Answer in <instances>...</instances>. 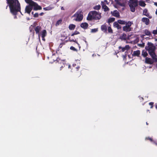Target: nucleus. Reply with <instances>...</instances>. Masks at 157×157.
Segmentation results:
<instances>
[{
    "label": "nucleus",
    "mask_w": 157,
    "mask_h": 157,
    "mask_svg": "<svg viewBox=\"0 0 157 157\" xmlns=\"http://www.w3.org/2000/svg\"><path fill=\"white\" fill-rule=\"evenodd\" d=\"M8 6H9L10 13L13 15H15V17L16 18V15L18 12H21L20 4L18 0H6Z\"/></svg>",
    "instance_id": "f257e3e1"
},
{
    "label": "nucleus",
    "mask_w": 157,
    "mask_h": 157,
    "mask_svg": "<svg viewBox=\"0 0 157 157\" xmlns=\"http://www.w3.org/2000/svg\"><path fill=\"white\" fill-rule=\"evenodd\" d=\"M25 1L27 3L29 4L25 8V13L30 14L33 9L35 11H37L41 10L42 9L40 6L32 0H25Z\"/></svg>",
    "instance_id": "f03ea898"
},
{
    "label": "nucleus",
    "mask_w": 157,
    "mask_h": 157,
    "mask_svg": "<svg viewBox=\"0 0 157 157\" xmlns=\"http://www.w3.org/2000/svg\"><path fill=\"white\" fill-rule=\"evenodd\" d=\"M72 17H75L73 20L76 21H82L83 18V13L82 10H79L74 15L72 16Z\"/></svg>",
    "instance_id": "7ed1b4c3"
},
{
    "label": "nucleus",
    "mask_w": 157,
    "mask_h": 157,
    "mask_svg": "<svg viewBox=\"0 0 157 157\" xmlns=\"http://www.w3.org/2000/svg\"><path fill=\"white\" fill-rule=\"evenodd\" d=\"M92 15L93 17V19L95 20H98L101 18V13H99L96 11H92Z\"/></svg>",
    "instance_id": "20e7f679"
},
{
    "label": "nucleus",
    "mask_w": 157,
    "mask_h": 157,
    "mask_svg": "<svg viewBox=\"0 0 157 157\" xmlns=\"http://www.w3.org/2000/svg\"><path fill=\"white\" fill-rule=\"evenodd\" d=\"M147 45L148 46L147 49L148 50V52L154 51L155 49V47L152 43L148 42Z\"/></svg>",
    "instance_id": "39448f33"
},
{
    "label": "nucleus",
    "mask_w": 157,
    "mask_h": 157,
    "mask_svg": "<svg viewBox=\"0 0 157 157\" xmlns=\"http://www.w3.org/2000/svg\"><path fill=\"white\" fill-rule=\"evenodd\" d=\"M138 5V3L134 2L132 3H129V6L130 7L131 11L132 12H134L135 11V7Z\"/></svg>",
    "instance_id": "423d86ee"
},
{
    "label": "nucleus",
    "mask_w": 157,
    "mask_h": 157,
    "mask_svg": "<svg viewBox=\"0 0 157 157\" xmlns=\"http://www.w3.org/2000/svg\"><path fill=\"white\" fill-rule=\"evenodd\" d=\"M130 47L128 45H126L124 47H122L121 46L119 47L118 48V50L120 52H123L125 50H128L129 49Z\"/></svg>",
    "instance_id": "0eeeda50"
},
{
    "label": "nucleus",
    "mask_w": 157,
    "mask_h": 157,
    "mask_svg": "<svg viewBox=\"0 0 157 157\" xmlns=\"http://www.w3.org/2000/svg\"><path fill=\"white\" fill-rule=\"evenodd\" d=\"M101 4L102 6V8L104 10V11L105 12L109 11V8L105 5V4L103 1L101 2Z\"/></svg>",
    "instance_id": "6e6552de"
},
{
    "label": "nucleus",
    "mask_w": 157,
    "mask_h": 157,
    "mask_svg": "<svg viewBox=\"0 0 157 157\" xmlns=\"http://www.w3.org/2000/svg\"><path fill=\"white\" fill-rule=\"evenodd\" d=\"M126 3V0H118V6L124 7L125 6Z\"/></svg>",
    "instance_id": "1a4fd4ad"
},
{
    "label": "nucleus",
    "mask_w": 157,
    "mask_h": 157,
    "mask_svg": "<svg viewBox=\"0 0 157 157\" xmlns=\"http://www.w3.org/2000/svg\"><path fill=\"white\" fill-rule=\"evenodd\" d=\"M101 29L104 33H106L107 32V26L106 23L102 25L101 26Z\"/></svg>",
    "instance_id": "9d476101"
},
{
    "label": "nucleus",
    "mask_w": 157,
    "mask_h": 157,
    "mask_svg": "<svg viewBox=\"0 0 157 157\" xmlns=\"http://www.w3.org/2000/svg\"><path fill=\"white\" fill-rule=\"evenodd\" d=\"M154 62V60L150 58L146 57L145 58V62L147 63L148 64H152Z\"/></svg>",
    "instance_id": "9b49d317"
},
{
    "label": "nucleus",
    "mask_w": 157,
    "mask_h": 157,
    "mask_svg": "<svg viewBox=\"0 0 157 157\" xmlns=\"http://www.w3.org/2000/svg\"><path fill=\"white\" fill-rule=\"evenodd\" d=\"M149 54L151 55L152 58L154 59L155 61H157V59L156 58V54L154 51L151 52H148Z\"/></svg>",
    "instance_id": "f8f14e48"
},
{
    "label": "nucleus",
    "mask_w": 157,
    "mask_h": 157,
    "mask_svg": "<svg viewBox=\"0 0 157 157\" xmlns=\"http://www.w3.org/2000/svg\"><path fill=\"white\" fill-rule=\"evenodd\" d=\"M80 26L84 29H86L88 27V24L86 22L82 23L81 24Z\"/></svg>",
    "instance_id": "ddd939ff"
},
{
    "label": "nucleus",
    "mask_w": 157,
    "mask_h": 157,
    "mask_svg": "<svg viewBox=\"0 0 157 157\" xmlns=\"http://www.w3.org/2000/svg\"><path fill=\"white\" fill-rule=\"evenodd\" d=\"M41 29V27L40 26H37L36 27H35L34 28V30L36 32V34H39Z\"/></svg>",
    "instance_id": "4468645a"
},
{
    "label": "nucleus",
    "mask_w": 157,
    "mask_h": 157,
    "mask_svg": "<svg viewBox=\"0 0 157 157\" xmlns=\"http://www.w3.org/2000/svg\"><path fill=\"white\" fill-rule=\"evenodd\" d=\"M92 11H90L88 13V16L87 17V20L89 21H91L93 19V15H92Z\"/></svg>",
    "instance_id": "2eb2a0df"
},
{
    "label": "nucleus",
    "mask_w": 157,
    "mask_h": 157,
    "mask_svg": "<svg viewBox=\"0 0 157 157\" xmlns=\"http://www.w3.org/2000/svg\"><path fill=\"white\" fill-rule=\"evenodd\" d=\"M68 41V40H65L64 41L62 42L60 44L58 48V50L56 51V52L57 53L58 51H59V50L60 48H61L63 45H65V44Z\"/></svg>",
    "instance_id": "dca6fc26"
},
{
    "label": "nucleus",
    "mask_w": 157,
    "mask_h": 157,
    "mask_svg": "<svg viewBox=\"0 0 157 157\" xmlns=\"http://www.w3.org/2000/svg\"><path fill=\"white\" fill-rule=\"evenodd\" d=\"M142 21L146 25H148L149 24V20L148 18L144 17L142 18Z\"/></svg>",
    "instance_id": "f3484780"
},
{
    "label": "nucleus",
    "mask_w": 157,
    "mask_h": 157,
    "mask_svg": "<svg viewBox=\"0 0 157 157\" xmlns=\"http://www.w3.org/2000/svg\"><path fill=\"white\" fill-rule=\"evenodd\" d=\"M119 39L121 40H125L127 39V36L125 34L123 33L122 35L120 36Z\"/></svg>",
    "instance_id": "a211bd4d"
},
{
    "label": "nucleus",
    "mask_w": 157,
    "mask_h": 157,
    "mask_svg": "<svg viewBox=\"0 0 157 157\" xmlns=\"http://www.w3.org/2000/svg\"><path fill=\"white\" fill-rule=\"evenodd\" d=\"M140 54V52L139 50L134 51L132 56H139Z\"/></svg>",
    "instance_id": "6ab92c4d"
},
{
    "label": "nucleus",
    "mask_w": 157,
    "mask_h": 157,
    "mask_svg": "<svg viewBox=\"0 0 157 157\" xmlns=\"http://www.w3.org/2000/svg\"><path fill=\"white\" fill-rule=\"evenodd\" d=\"M56 61L58 62V63H60L62 64L61 67H60V70H61V69L64 66V63L61 61L60 59H56Z\"/></svg>",
    "instance_id": "aec40b11"
},
{
    "label": "nucleus",
    "mask_w": 157,
    "mask_h": 157,
    "mask_svg": "<svg viewBox=\"0 0 157 157\" xmlns=\"http://www.w3.org/2000/svg\"><path fill=\"white\" fill-rule=\"evenodd\" d=\"M123 30L126 32L130 31L131 30V28H128L127 26H124L123 27Z\"/></svg>",
    "instance_id": "412c9836"
},
{
    "label": "nucleus",
    "mask_w": 157,
    "mask_h": 157,
    "mask_svg": "<svg viewBox=\"0 0 157 157\" xmlns=\"http://www.w3.org/2000/svg\"><path fill=\"white\" fill-rule=\"evenodd\" d=\"M47 35V32L45 30H43L41 32V35L42 38H44Z\"/></svg>",
    "instance_id": "4be33fe9"
},
{
    "label": "nucleus",
    "mask_w": 157,
    "mask_h": 157,
    "mask_svg": "<svg viewBox=\"0 0 157 157\" xmlns=\"http://www.w3.org/2000/svg\"><path fill=\"white\" fill-rule=\"evenodd\" d=\"M76 27V25L73 24H70L69 26V29L70 30H73Z\"/></svg>",
    "instance_id": "5701e85b"
},
{
    "label": "nucleus",
    "mask_w": 157,
    "mask_h": 157,
    "mask_svg": "<svg viewBox=\"0 0 157 157\" xmlns=\"http://www.w3.org/2000/svg\"><path fill=\"white\" fill-rule=\"evenodd\" d=\"M68 41H69L70 42H71V41L74 42H75V43H76V44H77L78 46L80 45L78 43V42L76 41V39L74 40V39L71 38V37H70L69 38Z\"/></svg>",
    "instance_id": "b1692460"
},
{
    "label": "nucleus",
    "mask_w": 157,
    "mask_h": 157,
    "mask_svg": "<svg viewBox=\"0 0 157 157\" xmlns=\"http://www.w3.org/2000/svg\"><path fill=\"white\" fill-rule=\"evenodd\" d=\"M147 9H144L143 11V14L144 15L148 17L149 18H151V17H148L149 14L147 13Z\"/></svg>",
    "instance_id": "393cba45"
},
{
    "label": "nucleus",
    "mask_w": 157,
    "mask_h": 157,
    "mask_svg": "<svg viewBox=\"0 0 157 157\" xmlns=\"http://www.w3.org/2000/svg\"><path fill=\"white\" fill-rule=\"evenodd\" d=\"M115 20V18L114 17H111L110 18L108 19V23L109 24L111 23H112Z\"/></svg>",
    "instance_id": "a878e982"
},
{
    "label": "nucleus",
    "mask_w": 157,
    "mask_h": 157,
    "mask_svg": "<svg viewBox=\"0 0 157 157\" xmlns=\"http://www.w3.org/2000/svg\"><path fill=\"white\" fill-rule=\"evenodd\" d=\"M111 13L113 16L118 17V12H117L116 10L114 11L113 12L112 11Z\"/></svg>",
    "instance_id": "bb28decb"
},
{
    "label": "nucleus",
    "mask_w": 157,
    "mask_h": 157,
    "mask_svg": "<svg viewBox=\"0 0 157 157\" xmlns=\"http://www.w3.org/2000/svg\"><path fill=\"white\" fill-rule=\"evenodd\" d=\"M132 22L130 21H128V22L126 23V24H125V26H127V27L128 28H131L130 26H131L132 25Z\"/></svg>",
    "instance_id": "cd10ccee"
},
{
    "label": "nucleus",
    "mask_w": 157,
    "mask_h": 157,
    "mask_svg": "<svg viewBox=\"0 0 157 157\" xmlns=\"http://www.w3.org/2000/svg\"><path fill=\"white\" fill-rule=\"evenodd\" d=\"M144 33L147 36H150L151 34V32L147 29H145L144 30Z\"/></svg>",
    "instance_id": "c85d7f7f"
},
{
    "label": "nucleus",
    "mask_w": 157,
    "mask_h": 157,
    "mask_svg": "<svg viewBox=\"0 0 157 157\" xmlns=\"http://www.w3.org/2000/svg\"><path fill=\"white\" fill-rule=\"evenodd\" d=\"M139 5L141 6L144 7L146 5V4L144 1H141L139 2Z\"/></svg>",
    "instance_id": "c756f323"
},
{
    "label": "nucleus",
    "mask_w": 157,
    "mask_h": 157,
    "mask_svg": "<svg viewBox=\"0 0 157 157\" xmlns=\"http://www.w3.org/2000/svg\"><path fill=\"white\" fill-rule=\"evenodd\" d=\"M147 55L148 54L146 51H143L142 53V55L144 57H146Z\"/></svg>",
    "instance_id": "7c9ffc66"
},
{
    "label": "nucleus",
    "mask_w": 157,
    "mask_h": 157,
    "mask_svg": "<svg viewBox=\"0 0 157 157\" xmlns=\"http://www.w3.org/2000/svg\"><path fill=\"white\" fill-rule=\"evenodd\" d=\"M62 20L61 19L58 20L57 21V22H56V26H58L59 25L61 24L62 22Z\"/></svg>",
    "instance_id": "2f4dec72"
},
{
    "label": "nucleus",
    "mask_w": 157,
    "mask_h": 157,
    "mask_svg": "<svg viewBox=\"0 0 157 157\" xmlns=\"http://www.w3.org/2000/svg\"><path fill=\"white\" fill-rule=\"evenodd\" d=\"M101 6L100 5L95 6L94 7V9L95 10H98L101 8Z\"/></svg>",
    "instance_id": "473e14b6"
},
{
    "label": "nucleus",
    "mask_w": 157,
    "mask_h": 157,
    "mask_svg": "<svg viewBox=\"0 0 157 157\" xmlns=\"http://www.w3.org/2000/svg\"><path fill=\"white\" fill-rule=\"evenodd\" d=\"M118 24L124 25L126 24V22L123 20H118Z\"/></svg>",
    "instance_id": "72a5a7b5"
},
{
    "label": "nucleus",
    "mask_w": 157,
    "mask_h": 157,
    "mask_svg": "<svg viewBox=\"0 0 157 157\" xmlns=\"http://www.w3.org/2000/svg\"><path fill=\"white\" fill-rule=\"evenodd\" d=\"M98 31V28L94 29H91V30L90 32L91 33H95L97 32Z\"/></svg>",
    "instance_id": "f704fd0d"
},
{
    "label": "nucleus",
    "mask_w": 157,
    "mask_h": 157,
    "mask_svg": "<svg viewBox=\"0 0 157 157\" xmlns=\"http://www.w3.org/2000/svg\"><path fill=\"white\" fill-rule=\"evenodd\" d=\"M52 8L51 7H47L43 8V10L45 11L49 10H51Z\"/></svg>",
    "instance_id": "c9c22d12"
},
{
    "label": "nucleus",
    "mask_w": 157,
    "mask_h": 157,
    "mask_svg": "<svg viewBox=\"0 0 157 157\" xmlns=\"http://www.w3.org/2000/svg\"><path fill=\"white\" fill-rule=\"evenodd\" d=\"M79 33H80L79 32H78L77 31H75L72 34H71V36H73L74 35H77V34H79Z\"/></svg>",
    "instance_id": "e433bc0d"
},
{
    "label": "nucleus",
    "mask_w": 157,
    "mask_h": 157,
    "mask_svg": "<svg viewBox=\"0 0 157 157\" xmlns=\"http://www.w3.org/2000/svg\"><path fill=\"white\" fill-rule=\"evenodd\" d=\"M108 33H113V30L110 27H108Z\"/></svg>",
    "instance_id": "4c0bfd02"
},
{
    "label": "nucleus",
    "mask_w": 157,
    "mask_h": 157,
    "mask_svg": "<svg viewBox=\"0 0 157 157\" xmlns=\"http://www.w3.org/2000/svg\"><path fill=\"white\" fill-rule=\"evenodd\" d=\"M70 49L74 51L77 52L78 51V50L73 46H71L70 47Z\"/></svg>",
    "instance_id": "58836bf2"
},
{
    "label": "nucleus",
    "mask_w": 157,
    "mask_h": 157,
    "mask_svg": "<svg viewBox=\"0 0 157 157\" xmlns=\"http://www.w3.org/2000/svg\"><path fill=\"white\" fill-rule=\"evenodd\" d=\"M113 26L118 28V21L115 22L113 24Z\"/></svg>",
    "instance_id": "ea45409f"
},
{
    "label": "nucleus",
    "mask_w": 157,
    "mask_h": 157,
    "mask_svg": "<svg viewBox=\"0 0 157 157\" xmlns=\"http://www.w3.org/2000/svg\"><path fill=\"white\" fill-rule=\"evenodd\" d=\"M134 2L138 3L137 0H129V3H132Z\"/></svg>",
    "instance_id": "a19ab883"
},
{
    "label": "nucleus",
    "mask_w": 157,
    "mask_h": 157,
    "mask_svg": "<svg viewBox=\"0 0 157 157\" xmlns=\"http://www.w3.org/2000/svg\"><path fill=\"white\" fill-rule=\"evenodd\" d=\"M39 14L38 13H36L33 14V17H38Z\"/></svg>",
    "instance_id": "79ce46f5"
},
{
    "label": "nucleus",
    "mask_w": 157,
    "mask_h": 157,
    "mask_svg": "<svg viewBox=\"0 0 157 157\" xmlns=\"http://www.w3.org/2000/svg\"><path fill=\"white\" fill-rule=\"evenodd\" d=\"M152 33L154 34H157V29H156V30H153Z\"/></svg>",
    "instance_id": "37998d69"
},
{
    "label": "nucleus",
    "mask_w": 157,
    "mask_h": 157,
    "mask_svg": "<svg viewBox=\"0 0 157 157\" xmlns=\"http://www.w3.org/2000/svg\"><path fill=\"white\" fill-rule=\"evenodd\" d=\"M44 14V13L43 12H41L39 14V15L40 16H42Z\"/></svg>",
    "instance_id": "c03bdc74"
},
{
    "label": "nucleus",
    "mask_w": 157,
    "mask_h": 157,
    "mask_svg": "<svg viewBox=\"0 0 157 157\" xmlns=\"http://www.w3.org/2000/svg\"><path fill=\"white\" fill-rule=\"evenodd\" d=\"M75 68H76L77 69V71H78L79 69V68H80V67L79 66H78L77 67H75Z\"/></svg>",
    "instance_id": "a18cd8bd"
},
{
    "label": "nucleus",
    "mask_w": 157,
    "mask_h": 157,
    "mask_svg": "<svg viewBox=\"0 0 157 157\" xmlns=\"http://www.w3.org/2000/svg\"><path fill=\"white\" fill-rule=\"evenodd\" d=\"M142 47H143L144 46V44H139Z\"/></svg>",
    "instance_id": "49530a36"
},
{
    "label": "nucleus",
    "mask_w": 157,
    "mask_h": 157,
    "mask_svg": "<svg viewBox=\"0 0 157 157\" xmlns=\"http://www.w3.org/2000/svg\"><path fill=\"white\" fill-rule=\"evenodd\" d=\"M76 66V64L75 63H74L73 64V66L75 68V67Z\"/></svg>",
    "instance_id": "de8ad7c7"
},
{
    "label": "nucleus",
    "mask_w": 157,
    "mask_h": 157,
    "mask_svg": "<svg viewBox=\"0 0 157 157\" xmlns=\"http://www.w3.org/2000/svg\"><path fill=\"white\" fill-rule=\"evenodd\" d=\"M153 104V102H150L149 103V105H152Z\"/></svg>",
    "instance_id": "09e8293b"
},
{
    "label": "nucleus",
    "mask_w": 157,
    "mask_h": 157,
    "mask_svg": "<svg viewBox=\"0 0 157 157\" xmlns=\"http://www.w3.org/2000/svg\"><path fill=\"white\" fill-rule=\"evenodd\" d=\"M154 5H155V6H157V2H154Z\"/></svg>",
    "instance_id": "8fccbe9b"
},
{
    "label": "nucleus",
    "mask_w": 157,
    "mask_h": 157,
    "mask_svg": "<svg viewBox=\"0 0 157 157\" xmlns=\"http://www.w3.org/2000/svg\"><path fill=\"white\" fill-rule=\"evenodd\" d=\"M123 57L124 58H125L126 57V55H123Z\"/></svg>",
    "instance_id": "3c124183"
},
{
    "label": "nucleus",
    "mask_w": 157,
    "mask_h": 157,
    "mask_svg": "<svg viewBox=\"0 0 157 157\" xmlns=\"http://www.w3.org/2000/svg\"><path fill=\"white\" fill-rule=\"evenodd\" d=\"M115 2H116V5H117V4H118V0H115Z\"/></svg>",
    "instance_id": "603ef678"
},
{
    "label": "nucleus",
    "mask_w": 157,
    "mask_h": 157,
    "mask_svg": "<svg viewBox=\"0 0 157 157\" xmlns=\"http://www.w3.org/2000/svg\"><path fill=\"white\" fill-rule=\"evenodd\" d=\"M61 9L62 10H64V8H63V7H62L61 8Z\"/></svg>",
    "instance_id": "864d4df0"
},
{
    "label": "nucleus",
    "mask_w": 157,
    "mask_h": 157,
    "mask_svg": "<svg viewBox=\"0 0 157 157\" xmlns=\"http://www.w3.org/2000/svg\"><path fill=\"white\" fill-rule=\"evenodd\" d=\"M71 65H68V68H71Z\"/></svg>",
    "instance_id": "5fc2aeb1"
},
{
    "label": "nucleus",
    "mask_w": 157,
    "mask_h": 157,
    "mask_svg": "<svg viewBox=\"0 0 157 157\" xmlns=\"http://www.w3.org/2000/svg\"><path fill=\"white\" fill-rule=\"evenodd\" d=\"M148 139H149L151 141H152V140L151 138H148Z\"/></svg>",
    "instance_id": "6e6d98bb"
},
{
    "label": "nucleus",
    "mask_w": 157,
    "mask_h": 157,
    "mask_svg": "<svg viewBox=\"0 0 157 157\" xmlns=\"http://www.w3.org/2000/svg\"><path fill=\"white\" fill-rule=\"evenodd\" d=\"M42 39L43 40H44V41H45V39L44 38H44H42Z\"/></svg>",
    "instance_id": "4d7b16f0"
},
{
    "label": "nucleus",
    "mask_w": 157,
    "mask_h": 157,
    "mask_svg": "<svg viewBox=\"0 0 157 157\" xmlns=\"http://www.w3.org/2000/svg\"><path fill=\"white\" fill-rule=\"evenodd\" d=\"M118 29H119V28H121V27L119 25H118Z\"/></svg>",
    "instance_id": "13d9d810"
},
{
    "label": "nucleus",
    "mask_w": 157,
    "mask_h": 157,
    "mask_svg": "<svg viewBox=\"0 0 157 157\" xmlns=\"http://www.w3.org/2000/svg\"><path fill=\"white\" fill-rule=\"evenodd\" d=\"M32 14L33 15V14H34L33 12H32Z\"/></svg>",
    "instance_id": "bf43d9fd"
},
{
    "label": "nucleus",
    "mask_w": 157,
    "mask_h": 157,
    "mask_svg": "<svg viewBox=\"0 0 157 157\" xmlns=\"http://www.w3.org/2000/svg\"><path fill=\"white\" fill-rule=\"evenodd\" d=\"M155 14L157 15V9L156 10L155 12Z\"/></svg>",
    "instance_id": "052dcab7"
},
{
    "label": "nucleus",
    "mask_w": 157,
    "mask_h": 157,
    "mask_svg": "<svg viewBox=\"0 0 157 157\" xmlns=\"http://www.w3.org/2000/svg\"><path fill=\"white\" fill-rule=\"evenodd\" d=\"M155 41H157V38H155Z\"/></svg>",
    "instance_id": "680f3d73"
},
{
    "label": "nucleus",
    "mask_w": 157,
    "mask_h": 157,
    "mask_svg": "<svg viewBox=\"0 0 157 157\" xmlns=\"http://www.w3.org/2000/svg\"><path fill=\"white\" fill-rule=\"evenodd\" d=\"M104 2H107V1L106 0H105L104 1Z\"/></svg>",
    "instance_id": "e2e57ef3"
},
{
    "label": "nucleus",
    "mask_w": 157,
    "mask_h": 157,
    "mask_svg": "<svg viewBox=\"0 0 157 157\" xmlns=\"http://www.w3.org/2000/svg\"><path fill=\"white\" fill-rule=\"evenodd\" d=\"M114 54L115 55H117V53L116 52H115L114 53Z\"/></svg>",
    "instance_id": "0e129e2a"
},
{
    "label": "nucleus",
    "mask_w": 157,
    "mask_h": 157,
    "mask_svg": "<svg viewBox=\"0 0 157 157\" xmlns=\"http://www.w3.org/2000/svg\"><path fill=\"white\" fill-rule=\"evenodd\" d=\"M149 0H146L147 2H148V1H149Z\"/></svg>",
    "instance_id": "69168bd1"
},
{
    "label": "nucleus",
    "mask_w": 157,
    "mask_h": 157,
    "mask_svg": "<svg viewBox=\"0 0 157 157\" xmlns=\"http://www.w3.org/2000/svg\"><path fill=\"white\" fill-rule=\"evenodd\" d=\"M156 108L157 109V105H156Z\"/></svg>",
    "instance_id": "338daca9"
},
{
    "label": "nucleus",
    "mask_w": 157,
    "mask_h": 157,
    "mask_svg": "<svg viewBox=\"0 0 157 157\" xmlns=\"http://www.w3.org/2000/svg\"><path fill=\"white\" fill-rule=\"evenodd\" d=\"M57 1V2H58L59 1V0H56Z\"/></svg>",
    "instance_id": "774afa93"
}]
</instances>
